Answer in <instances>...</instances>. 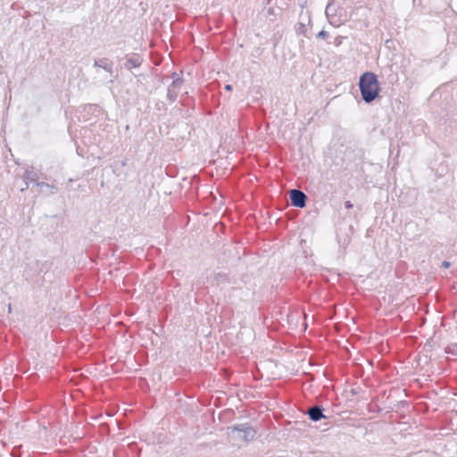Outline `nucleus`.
Listing matches in <instances>:
<instances>
[{"label": "nucleus", "mask_w": 457, "mask_h": 457, "mask_svg": "<svg viewBox=\"0 0 457 457\" xmlns=\"http://www.w3.org/2000/svg\"><path fill=\"white\" fill-rule=\"evenodd\" d=\"M359 87L362 100L366 104L372 103L381 90L377 75L372 71H365L359 79Z\"/></svg>", "instance_id": "obj_1"}, {"label": "nucleus", "mask_w": 457, "mask_h": 457, "mask_svg": "<svg viewBox=\"0 0 457 457\" xmlns=\"http://www.w3.org/2000/svg\"><path fill=\"white\" fill-rule=\"evenodd\" d=\"M227 429L228 436L230 439H241L245 443L253 441L256 435V430L250 423L236 424L234 426L228 427Z\"/></svg>", "instance_id": "obj_2"}, {"label": "nucleus", "mask_w": 457, "mask_h": 457, "mask_svg": "<svg viewBox=\"0 0 457 457\" xmlns=\"http://www.w3.org/2000/svg\"><path fill=\"white\" fill-rule=\"evenodd\" d=\"M308 316H281V320L279 322L283 327H285L286 322L287 324V328L292 330H296L297 324L300 319H302V329L301 332H304L307 328L306 318Z\"/></svg>", "instance_id": "obj_3"}, {"label": "nucleus", "mask_w": 457, "mask_h": 457, "mask_svg": "<svg viewBox=\"0 0 457 457\" xmlns=\"http://www.w3.org/2000/svg\"><path fill=\"white\" fill-rule=\"evenodd\" d=\"M289 199L291 202V205L296 208H304L306 206V203L308 197L305 193L297 188H293L289 191Z\"/></svg>", "instance_id": "obj_4"}, {"label": "nucleus", "mask_w": 457, "mask_h": 457, "mask_svg": "<svg viewBox=\"0 0 457 457\" xmlns=\"http://www.w3.org/2000/svg\"><path fill=\"white\" fill-rule=\"evenodd\" d=\"M324 407L320 404L313 405L309 407L304 414L308 417V419L313 422H319L322 420H327L328 417L324 413Z\"/></svg>", "instance_id": "obj_5"}, {"label": "nucleus", "mask_w": 457, "mask_h": 457, "mask_svg": "<svg viewBox=\"0 0 457 457\" xmlns=\"http://www.w3.org/2000/svg\"><path fill=\"white\" fill-rule=\"evenodd\" d=\"M94 67L102 68L107 71L112 77L109 83H113L116 76L114 75L113 63L112 61L107 58L95 59Z\"/></svg>", "instance_id": "obj_6"}, {"label": "nucleus", "mask_w": 457, "mask_h": 457, "mask_svg": "<svg viewBox=\"0 0 457 457\" xmlns=\"http://www.w3.org/2000/svg\"><path fill=\"white\" fill-rule=\"evenodd\" d=\"M144 62L143 57L138 54H133L131 56L127 58L124 68L131 71L133 68H138L142 65Z\"/></svg>", "instance_id": "obj_7"}, {"label": "nucleus", "mask_w": 457, "mask_h": 457, "mask_svg": "<svg viewBox=\"0 0 457 457\" xmlns=\"http://www.w3.org/2000/svg\"><path fill=\"white\" fill-rule=\"evenodd\" d=\"M81 108L87 115L94 116H98L103 111L102 107L97 104H87L82 105Z\"/></svg>", "instance_id": "obj_8"}, {"label": "nucleus", "mask_w": 457, "mask_h": 457, "mask_svg": "<svg viewBox=\"0 0 457 457\" xmlns=\"http://www.w3.org/2000/svg\"><path fill=\"white\" fill-rule=\"evenodd\" d=\"M295 32H296L297 35H303L304 37H308L307 36L306 25L303 21H299V22L296 23V25H295Z\"/></svg>", "instance_id": "obj_9"}, {"label": "nucleus", "mask_w": 457, "mask_h": 457, "mask_svg": "<svg viewBox=\"0 0 457 457\" xmlns=\"http://www.w3.org/2000/svg\"><path fill=\"white\" fill-rule=\"evenodd\" d=\"M173 77L174 79L170 86H171L172 89L180 87L184 82L183 78L179 77V75L176 72L173 73Z\"/></svg>", "instance_id": "obj_10"}, {"label": "nucleus", "mask_w": 457, "mask_h": 457, "mask_svg": "<svg viewBox=\"0 0 457 457\" xmlns=\"http://www.w3.org/2000/svg\"><path fill=\"white\" fill-rule=\"evenodd\" d=\"M23 179L25 182H36L37 180V175L36 172L26 170L23 175Z\"/></svg>", "instance_id": "obj_11"}, {"label": "nucleus", "mask_w": 457, "mask_h": 457, "mask_svg": "<svg viewBox=\"0 0 457 457\" xmlns=\"http://www.w3.org/2000/svg\"><path fill=\"white\" fill-rule=\"evenodd\" d=\"M449 171V168L447 164L440 163L438 167L436 169V175L438 177H443Z\"/></svg>", "instance_id": "obj_12"}, {"label": "nucleus", "mask_w": 457, "mask_h": 457, "mask_svg": "<svg viewBox=\"0 0 457 457\" xmlns=\"http://www.w3.org/2000/svg\"><path fill=\"white\" fill-rule=\"evenodd\" d=\"M445 353L452 354L453 356H457V343L449 344L445 349Z\"/></svg>", "instance_id": "obj_13"}, {"label": "nucleus", "mask_w": 457, "mask_h": 457, "mask_svg": "<svg viewBox=\"0 0 457 457\" xmlns=\"http://www.w3.org/2000/svg\"><path fill=\"white\" fill-rule=\"evenodd\" d=\"M178 97V92L171 88V86L168 87L167 98L170 102H174Z\"/></svg>", "instance_id": "obj_14"}, {"label": "nucleus", "mask_w": 457, "mask_h": 457, "mask_svg": "<svg viewBox=\"0 0 457 457\" xmlns=\"http://www.w3.org/2000/svg\"><path fill=\"white\" fill-rule=\"evenodd\" d=\"M166 320H167V316H157V321L160 325H159V331L158 332L154 331V333L155 335H158L159 333H161L163 330V326H164V323L166 322Z\"/></svg>", "instance_id": "obj_15"}, {"label": "nucleus", "mask_w": 457, "mask_h": 457, "mask_svg": "<svg viewBox=\"0 0 457 457\" xmlns=\"http://www.w3.org/2000/svg\"><path fill=\"white\" fill-rule=\"evenodd\" d=\"M436 334V330L434 331L433 337L428 339L427 343L424 345L425 349L432 350L435 345L434 337Z\"/></svg>", "instance_id": "obj_16"}, {"label": "nucleus", "mask_w": 457, "mask_h": 457, "mask_svg": "<svg viewBox=\"0 0 457 457\" xmlns=\"http://www.w3.org/2000/svg\"><path fill=\"white\" fill-rule=\"evenodd\" d=\"M317 37L321 38V39H326L327 37H328V32L322 29L317 34Z\"/></svg>", "instance_id": "obj_17"}, {"label": "nucleus", "mask_w": 457, "mask_h": 457, "mask_svg": "<svg viewBox=\"0 0 457 457\" xmlns=\"http://www.w3.org/2000/svg\"><path fill=\"white\" fill-rule=\"evenodd\" d=\"M345 209L349 210V209H352L353 207V204H352L351 201H345Z\"/></svg>", "instance_id": "obj_18"}, {"label": "nucleus", "mask_w": 457, "mask_h": 457, "mask_svg": "<svg viewBox=\"0 0 457 457\" xmlns=\"http://www.w3.org/2000/svg\"><path fill=\"white\" fill-rule=\"evenodd\" d=\"M425 322H426V316H420V320L418 322V325L419 326H423L425 324Z\"/></svg>", "instance_id": "obj_19"}, {"label": "nucleus", "mask_w": 457, "mask_h": 457, "mask_svg": "<svg viewBox=\"0 0 457 457\" xmlns=\"http://www.w3.org/2000/svg\"><path fill=\"white\" fill-rule=\"evenodd\" d=\"M37 186L39 187H50V185L48 183H46V182H37Z\"/></svg>", "instance_id": "obj_20"}, {"label": "nucleus", "mask_w": 457, "mask_h": 457, "mask_svg": "<svg viewBox=\"0 0 457 457\" xmlns=\"http://www.w3.org/2000/svg\"><path fill=\"white\" fill-rule=\"evenodd\" d=\"M442 266H443L444 268H449V267L451 266V262H448V261H444V262H442Z\"/></svg>", "instance_id": "obj_21"}, {"label": "nucleus", "mask_w": 457, "mask_h": 457, "mask_svg": "<svg viewBox=\"0 0 457 457\" xmlns=\"http://www.w3.org/2000/svg\"><path fill=\"white\" fill-rule=\"evenodd\" d=\"M224 88H225V90H227V91H232L233 87H232V85H230V84H226V85H225V87H224Z\"/></svg>", "instance_id": "obj_22"}, {"label": "nucleus", "mask_w": 457, "mask_h": 457, "mask_svg": "<svg viewBox=\"0 0 457 457\" xmlns=\"http://www.w3.org/2000/svg\"><path fill=\"white\" fill-rule=\"evenodd\" d=\"M299 47H300L301 49H303V48H304V40H303V39H301V40L299 41Z\"/></svg>", "instance_id": "obj_23"}, {"label": "nucleus", "mask_w": 457, "mask_h": 457, "mask_svg": "<svg viewBox=\"0 0 457 457\" xmlns=\"http://www.w3.org/2000/svg\"><path fill=\"white\" fill-rule=\"evenodd\" d=\"M350 393H351V395H356L358 394V391H357V389H355V388H352V389L350 390Z\"/></svg>", "instance_id": "obj_24"}, {"label": "nucleus", "mask_w": 457, "mask_h": 457, "mask_svg": "<svg viewBox=\"0 0 457 457\" xmlns=\"http://www.w3.org/2000/svg\"><path fill=\"white\" fill-rule=\"evenodd\" d=\"M179 318H180L179 316H173V319L171 320V321H174L175 323H177L179 321L178 320H179Z\"/></svg>", "instance_id": "obj_25"}, {"label": "nucleus", "mask_w": 457, "mask_h": 457, "mask_svg": "<svg viewBox=\"0 0 457 457\" xmlns=\"http://www.w3.org/2000/svg\"><path fill=\"white\" fill-rule=\"evenodd\" d=\"M28 187H29V183L26 182V187H22L21 191L28 189Z\"/></svg>", "instance_id": "obj_26"}, {"label": "nucleus", "mask_w": 457, "mask_h": 457, "mask_svg": "<svg viewBox=\"0 0 457 457\" xmlns=\"http://www.w3.org/2000/svg\"><path fill=\"white\" fill-rule=\"evenodd\" d=\"M330 9V4H328L326 7V13H328V10Z\"/></svg>", "instance_id": "obj_27"}, {"label": "nucleus", "mask_w": 457, "mask_h": 457, "mask_svg": "<svg viewBox=\"0 0 457 457\" xmlns=\"http://www.w3.org/2000/svg\"><path fill=\"white\" fill-rule=\"evenodd\" d=\"M341 44V39L339 37L337 38L336 45L338 46Z\"/></svg>", "instance_id": "obj_28"}, {"label": "nucleus", "mask_w": 457, "mask_h": 457, "mask_svg": "<svg viewBox=\"0 0 457 457\" xmlns=\"http://www.w3.org/2000/svg\"><path fill=\"white\" fill-rule=\"evenodd\" d=\"M218 317H219V319H220V322H223V321H224V320H223V316H222V315H220V316H218Z\"/></svg>", "instance_id": "obj_29"}, {"label": "nucleus", "mask_w": 457, "mask_h": 457, "mask_svg": "<svg viewBox=\"0 0 457 457\" xmlns=\"http://www.w3.org/2000/svg\"><path fill=\"white\" fill-rule=\"evenodd\" d=\"M269 319V316H264L263 323H266V320Z\"/></svg>", "instance_id": "obj_30"}, {"label": "nucleus", "mask_w": 457, "mask_h": 457, "mask_svg": "<svg viewBox=\"0 0 457 457\" xmlns=\"http://www.w3.org/2000/svg\"><path fill=\"white\" fill-rule=\"evenodd\" d=\"M376 411H378V412H381V411H382V409L378 407V409H376Z\"/></svg>", "instance_id": "obj_31"}, {"label": "nucleus", "mask_w": 457, "mask_h": 457, "mask_svg": "<svg viewBox=\"0 0 457 457\" xmlns=\"http://www.w3.org/2000/svg\"><path fill=\"white\" fill-rule=\"evenodd\" d=\"M356 317H357V316H352V320H353V321L355 322V318H356Z\"/></svg>", "instance_id": "obj_32"}, {"label": "nucleus", "mask_w": 457, "mask_h": 457, "mask_svg": "<svg viewBox=\"0 0 457 457\" xmlns=\"http://www.w3.org/2000/svg\"><path fill=\"white\" fill-rule=\"evenodd\" d=\"M9 312H11V304L8 305Z\"/></svg>", "instance_id": "obj_33"}, {"label": "nucleus", "mask_w": 457, "mask_h": 457, "mask_svg": "<svg viewBox=\"0 0 457 457\" xmlns=\"http://www.w3.org/2000/svg\"><path fill=\"white\" fill-rule=\"evenodd\" d=\"M310 23H311V18L309 17L308 18V24H310Z\"/></svg>", "instance_id": "obj_34"}]
</instances>
